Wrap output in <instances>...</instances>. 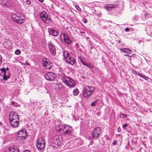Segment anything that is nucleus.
<instances>
[{
  "label": "nucleus",
  "instance_id": "35",
  "mask_svg": "<svg viewBox=\"0 0 152 152\" xmlns=\"http://www.w3.org/2000/svg\"><path fill=\"white\" fill-rule=\"evenodd\" d=\"M133 19L134 20H137L138 19V18L136 15H135L133 17Z\"/></svg>",
  "mask_w": 152,
  "mask_h": 152
},
{
  "label": "nucleus",
  "instance_id": "1",
  "mask_svg": "<svg viewBox=\"0 0 152 152\" xmlns=\"http://www.w3.org/2000/svg\"><path fill=\"white\" fill-rule=\"evenodd\" d=\"M56 129L57 131L61 132L62 134L65 135L70 134L72 131V128L69 126L61 124L57 126Z\"/></svg>",
  "mask_w": 152,
  "mask_h": 152
},
{
  "label": "nucleus",
  "instance_id": "53",
  "mask_svg": "<svg viewBox=\"0 0 152 152\" xmlns=\"http://www.w3.org/2000/svg\"><path fill=\"white\" fill-rule=\"evenodd\" d=\"M2 0H0V1H1Z\"/></svg>",
  "mask_w": 152,
  "mask_h": 152
},
{
  "label": "nucleus",
  "instance_id": "6",
  "mask_svg": "<svg viewBox=\"0 0 152 152\" xmlns=\"http://www.w3.org/2000/svg\"><path fill=\"white\" fill-rule=\"evenodd\" d=\"M39 16L42 21L45 23H48L51 21V19L48 17V15L45 11L41 12L39 14Z\"/></svg>",
  "mask_w": 152,
  "mask_h": 152
},
{
  "label": "nucleus",
  "instance_id": "43",
  "mask_svg": "<svg viewBox=\"0 0 152 152\" xmlns=\"http://www.w3.org/2000/svg\"><path fill=\"white\" fill-rule=\"evenodd\" d=\"M84 23H87V20L86 19H85V20H84Z\"/></svg>",
  "mask_w": 152,
  "mask_h": 152
},
{
  "label": "nucleus",
  "instance_id": "44",
  "mask_svg": "<svg viewBox=\"0 0 152 152\" xmlns=\"http://www.w3.org/2000/svg\"><path fill=\"white\" fill-rule=\"evenodd\" d=\"M15 104V102H11V104L13 105H14Z\"/></svg>",
  "mask_w": 152,
  "mask_h": 152
},
{
  "label": "nucleus",
  "instance_id": "23",
  "mask_svg": "<svg viewBox=\"0 0 152 152\" xmlns=\"http://www.w3.org/2000/svg\"><path fill=\"white\" fill-rule=\"evenodd\" d=\"M138 75L139 76L141 77L144 79H145L146 80H148V78L147 77H146V76L143 75L141 73H138Z\"/></svg>",
  "mask_w": 152,
  "mask_h": 152
},
{
  "label": "nucleus",
  "instance_id": "29",
  "mask_svg": "<svg viewBox=\"0 0 152 152\" xmlns=\"http://www.w3.org/2000/svg\"><path fill=\"white\" fill-rule=\"evenodd\" d=\"M20 51L19 49H17L15 51V53L17 55H18L20 54Z\"/></svg>",
  "mask_w": 152,
  "mask_h": 152
},
{
  "label": "nucleus",
  "instance_id": "26",
  "mask_svg": "<svg viewBox=\"0 0 152 152\" xmlns=\"http://www.w3.org/2000/svg\"><path fill=\"white\" fill-rule=\"evenodd\" d=\"M80 59L83 65L86 66L87 64L86 61L85 60H83V59H81V58H80Z\"/></svg>",
  "mask_w": 152,
  "mask_h": 152
},
{
  "label": "nucleus",
  "instance_id": "45",
  "mask_svg": "<svg viewBox=\"0 0 152 152\" xmlns=\"http://www.w3.org/2000/svg\"><path fill=\"white\" fill-rule=\"evenodd\" d=\"M39 0L40 2H43V1H44V0Z\"/></svg>",
  "mask_w": 152,
  "mask_h": 152
},
{
  "label": "nucleus",
  "instance_id": "8",
  "mask_svg": "<svg viewBox=\"0 0 152 152\" xmlns=\"http://www.w3.org/2000/svg\"><path fill=\"white\" fill-rule=\"evenodd\" d=\"M102 133V131L100 128L96 127L92 132L91 135L92 138L94 139H96L100 136Z\"/></svg>",
  "mask_w": 152,
  "mask_h": 152
},
{
  "label": "nucleus",
  "instance_id": "9",
  "mask_svg": "<svg viewBox=\"0 0 152 152\" xmlns=\"http://www.w3.org/2000/svg\"><path fill=\"white\" fill-rule=\"evenodd\" d=\"M45 141L43 138H39L37 140L36 146L38 150H42L45 148Z\"/></svg>",
  "mask_w": 152,
  "mask_h": 152
},
{
  "label": "nucleus",
  "instance_id": "34",
  "mask_svg": "<svg viewBox=\"0 0 152 152\" xmlns=\"http://www.w3.org/2000/svg\"><path fill=\"white\" fill-rule=\"evenodd\" d=\"M31 1L29 0H27L26 1V3L27 4L30 5L31 4Z\"/></svg>",
  "mask_w": 152,
  "mask_h": 152
},
{
  "label": "nucleus",
  "instance_id": "7",
  "mask_svg": "<svg viewBox=\"0 0 152 152\" xmlns=\"http://www.w3.org/2000/svg\"><path fill=\"white\" fill-rule=\"evenodd\" d=\"M12 18L13 21L16 23L20 24L23 23L24 20V17L23 15H12Z\"/></svg>",
  "mask_w": 152,
  "mask_h": 152
},
{
  "label": "nucleus",
  "instance_id": "4",
  "mask_svg": "<svg viewBox=\"0 0 152 152\" xmlns=\"http://www.w3.org/2000/svg\"><path fill=\"white\" fill-rule=\"evenodd\" d=\"M94 91V87L89 85L85 86L83 88V96L85 98L89 97Z\"/></svg>",
  "mask_w": 152,
  "mask_h": 152
},
{
  "label": "nucleus",
  "instance_id": "13",
  "mask_svg": "<svg viewBox=\"0 0 152 152\" xmlns=\"http://www.w3.org/2000/svg\"><path fill=\"white\" fill-rule=\"evenodd\" d=\"M50 53L53 55L56 54V50L54 45L52 43H50L48 44Z\"/></svg>",
  "mask_w": 152,
  "mask_h": 152
},
{
  "label": "nucleus",
  "instance_id": "17",
  "mask_svg": "<svg viewBox=\"0 0 152 152\" xmlns=\"http://www.w3.org/2000/svg\"><path fill=\"white\" fill-rule=\"evenodd\" d=\"M1 1V4L3 6L6 7H10V3L9 0H2Z\"/></svg>",
  "mask_w": 152,
  "mask_h": 152
},
{
  "label": "nucleus",
  "instance_id": "28",
  "mask_svg": "<svg viewBox=\"0 0 152 152\" xmlns=\"http://www.w3.org/2000/svg\"><path fill=\"white\" fill-rule=\"evenodd\" d=\"M79 140H75L74 142V144L75 145V146L76 147L80 145V144H77V142H78V141Z\"/></svg>",
  "mask_w": 152,
  "mask_h": 152
},
{
  "label": "nucleus",
  "instance_id": "51",
  "mask_svg": "<svg viewBox=\"0 0 152 152\" xmlns=\"http://www.w3.org/2000/svg\"><path fill=\"white\" fill-rule=\"evenodd\" d=\"M134 71V73L136 72L135 71Z\"/></svg>",
  "mask_w": 152,
  "mask_h": 152
},
{
  "label": "nucleus",
  "instance_id": "14",
  "mask_svg": "<svg viewBox=\"0 0 152 152\" xmlns=\"http://www.w3.org/2000/svg\"><path fill=\"white\" fill-rule=\"evenodd\" d=\"M45 77L46 79L48 80H53L54 79V76L52 72L47 73L45 75Z\"/></svg>",
  "mask_w": 152,
  "mask_h": 152
},
{
  "label": "nucleus",
  "instance_id": "41",
  "mask_svg": "<svg viewBox=\"0 0 152 152\" xmlns=\"http://www.w3.org/2000/svg\"><path fill=\"white\" fill-rule=\"evenodd\" d=\"M145 17L146 18H148V14L147 13H145Z\"/></svg>",
  "mask_w": 152,
  "mask_h": 152
},
{
  "label": "nucleus",
  "instance_id": "10",
  "mask_svg": "<svg viewBox=\"0 0 152 152\" xmlns=\"http://www.w3.org/2000/svg\"><path fill=\"white\" fill-rule=\"evenodd\" d=\"M64 42L68 45H70L72 42V40L69 38L68 35L65 33L62 34Z\"/></svg>",
  "mask_w": 152,
  "mask_h": 152
},
{
  "label": "nucleus",
  "instance_id": "18",
  "mask_svg": "<svg viewBox=\"0 0 152 152\" xmlns=\"http://www.w3.org/2000/svg\"><path fill=\"white\" fill-rule=\"evenodd\" d=\"M40 105V103L39 102H31V104L30 105V107L33 108V109L36 108L37 109L39 105Z\"/></svg>",
  "mask_w": 152,
  "mask_h": 152
},
{
  "label": "nucleus",
  "instance_id": "24",
  "mask_svg": "<svg viewBox=\"0 0 152 152\" xmlns=\"http://www.w3.org/2000/svg\"><path fill=\"white\" fill-rule=\"evenodd\" d=\"M90 69H92L94 67V65H93L91 63H89L87 64L86 65V66Z\"/></svg>",
  "mask_w": 152,
  "mask_h": 152
},
{
  "label": "nucleus",
  "instance_id": "22",
  "mask_svg": "<svg viewBox=\"0 0 152 152\" xmlns=\"http://www.w3.org/2000/svg\"><path fill=\"white\" fill-rule=\"evenodd\" d=\"M64 56L65 58L66 59L70 57L69 53L67 51H63Z\"/></svg>",
  "mask_w": 152,
  "mask_h": 152
},
{
  "label": "nucleus",
  "instance_id": "42",
  "mask_svg": "<svg viewBox=\"0 0 152 152\" xmlns=\"http://www.w3.org/2000/svg\"><path fill=\"white\" fill-rule=\"evenodd\" d=\"M23 152H31L29 150H26L24 151Z\"/></svg>",
  "mask_w": 152,
  "mask_h": 152
},
{
  "label": "nucleus",
  "instance_id": "52",
  "mask_svg": "<svg viewBox=\"0 0 152 152\" xmlns=\"http://www.w3.org/2000/svg\"><path fill=\"white\" fill-rule=\"evenodd\" d=\"M134 71V73L136 72L135 71Z\"/></svg>",
  "mask_w": 152,
  "mask_h": 152
},
{
  "label": "nucleus",
  "instance_id": "48",
  "mask_svg": "<svg viewBox=\"0 0 152 152\" xmlns=\"http://www.w3.org/2000/svg\"><path fill=\"white\" fill-rule=\"evenodd\" d=\"M121 45H122V47H123L125 45L124 44H121Z\"/></svg>",
  "mask_w": 152,
  "mask_h": 152
},
{
  "label": "nucleus",
  "instance_id": "2",
  "mask_svg": "<svg viewBox=\"0 0 152 152\" xmlns=\"http://www.w3.org/2000/svg\"><path fill=\"white\" fill-rule=\"evenodd\" d=\"M10 123L13 128L17 127L20 123L18 113L12 112L10 115Z\"/></svg>",
  "mask_w": 152,
  "mask_h": 152
},
{
  "label": "nucleus",
  "instance_id": "33",
  "mask_svg": "<svg viewBox=\"0 0 152 152\" xmlns=\"http://www.w3.org/2000/svg\"><path fill=\"white\" fill-rule=\"evenodd\" d=\"M96 102H97L96 101H95L94 102H92L91 104V106H95L96 104Z\"/></svg>",
  "mask_w": 152,
  "mask_h": 152
},
{
  "label": "nucleus",
  "instance_id": "11",
  "mask_svg": "<svg viewBox=\"0 0 152 152\" xmlns=\"http://www.w3.org/2000/svg\"><path fill=\"white\" fill-rule=\"evenodd\" d=\"M23 132L21 131L18 132L16 137L17 139L18 140L23 141L25 139L26 137V135H24L22 134Z\"/></svg>",
  "mask_w": 152,
  "mask_h": 152
},
{
  "label": "nucleus",
  "instance_id": "32",
  "mask_svg": "<svg viewBox=\"0 0 152 152\" xmlns=\"http://www.w3.org/2000/svg\"><path fill=\"white\" fill-rule=\"evenodd\" d=\"M1 70L2 72H4V73H6V71L5 69L4 68V67H3V68H2L1 69Z\"/></svg>",
  "mask_w": 152,
  "mask_h": 152
},
{
  "label": "nucleus",
  "instance_id": "40",
  "mask_svg": "<svg viewBox=\"0 0 152 152\" xmlns=\"http://www.w3.org/2000/svg\"><path fill=\"white\" fill-rule=\"evenodd\" d=\"M77 10H78L79 11H80V10H81V9L79 7V6H77V7H76Z\"/></svg>",
  "mask_w": 152,
  "mask_h": 152
},
{
  "label": "nucleus",
  "instance_id": "30",
  "mask_svg": "<svg viewBox=\"0 0 152 152\" xmlns=\"http://www.w3.org/2000/svg\"><path fill=\"white\" fill-rule=\"evenodd\" d=\"M126 116V115L124 113H121L120 115V117L121 118H124Z\"/></svg>",
  "mask_w": 152,
  "mask_h": 152
},
{
  "label": "nucleus",
  "instance_id": "39",
  "mask_svg": "<svg viewBox=\"0 0 152 152\" xmlns=\"http://www.w3.org/2000/svg\"><path fill=\"white\" fill-rule=\"evenodd\" d=\"M130 31V29L129 28H126L125 29V31Z\"/></svg>",
  "mask_w": 152,
  "mask_h": 152
},
{
  "label": "nucleus",
  "instance_id": "49",
  "mask_svg": "<svg viewBox=\"0 0 152 152\" xmlns=\"http://www.w3.org/2000/svg\"><path fill=\"white\" fill-rule=\"evenodd\" d=\"M2 125V124L1 123V122L0 121V125Z\"/></svg>",
  "mask_w": 152,
  "mask_h": 152
},
{
  "label": "nucleus",
  "instance_id": "16",
  "mask_svg": "<svg viewBox=\"0 0 152 152\" xmlns=\"http://www.w3.org/2000/svg\"><path fill=\"white\" fill-rule=\"evenodd\" d=\"M66 60L67 62L72 65L75 64L76 62L75 59L73 57L71 56H70L69 57L66 59Z\"/></svg>",
  "mask_w": 152,
  "mask_h": 152
},
{
  "label": "nucleus",
  "instance_id": "12",
  "mask_svg": "<svg viewBox=\"0 0 152 152\" xmlns=\"http://www.w3.org/2000/svg\"><path fill=\"white\" fill-rule=\"evenodd\" d=\"M48 59L47 58H44L43 59V66L45 68L48 69H50L51 67L50 65V64L48 62Z\"/></svg>",
  "mask_w": 152,
  "mask_h": 152
},
{
  "label": "nucleus",
  "instance_id": "38",
  "mask_svg": "<svg viewBox=\"0 0 152 152\" xmlns=\"http://www.w3.org/2000/svg\"><path fill=\"white\" fill-rule=\"evenodd\" d=\"M2 57H1V55H0V65L2 63Z\"/></svg>",
  "mask_w": 152,
  "mask_h": 152
},
{
  "label": "nucleus",
  "instance_id": "50",
  "mask_svg": "<svg viewBox=\"0 0 152 152\" xmlns=\"http://www.w3.org/2000/svg\"><path fill=\"white\" fill-rule=\"evenodd\" d=\"M125 56H129L128 55H125Z\"/></svg>",
  "mask_w": 152,
  "mask_h": 152
},
{
  "label": "nucleus",
  "instance_id": "36",
  "mask_svg": "<svg viewBox=\"0 0 152 152\" xmlns=\"http://www.w3.org/2000/svg\"><path fill=\"white\" fill-rule=\"evenodd\" d=\"M117 142L115 140H114L113 142V145H115L117 144Z\"/></svg>",
  "mask_w": 152,
  "mask_h": 152
},
{
  "label": "nucleus",
  "instance_id": "25",
  "mask_svg": "<svg viewBox=\"0 0 152 152\" xmlns=\"http://www.w3.org/2000/svg\"><path fill=\"white\" fill-rule=\"evenodd\" d=\"M79 93V91L77 89H75L73 91V94L74 95L77 96V95Z\"/></svg>",
  "mask_w": 152,
  "mask_h": 152
},
{
  "label": "nucleus",
  "instance_id": "37",
  "mask_svg": "<svg viewBox=\"0 0 152 152\" xmlns=\"http://www.w3.org/2000/svg\"><path fill=\"white\" fill-rule=\"evenodd\" d=\"M121 131V129L120 128V127H119L117 129V132H120Z\"/></svg>",
  "mask_w": 152,
  "mask_h": 152
},
{
  "label": "nucleus",
  "instance_id": "27",
  "mask_svg": "<svg viewBox=\"0 0 152 152\" xmlns=\"http://www.w3.org/2000/svg\"><path fill=\"white\" fill-rule=\"evenodd\" d=\"M10 77V76H7L6 75V73H4V76L3 77V78L4 80H7L8 78H9Z\"/></svg>",
  "mask_w": 152,
  "mask_h": 152
},
{
  "label": "nucleus",
  "instance_id": "19",
  "mask_svg": "<svg viewBox=\"0 0 152 152\" xmlns=\"http://www.w3.org/2000/svg\"><path fill=\"white\" fill-rule=\"evenodd\" d=\"M116 6V5H113L112 4H108L105 5L104 6V8L107 10L111 11L112 9L114 8Z\"/></svg>",
  "mask_w": 152,
  "mask_h": 152
},
{
  "label": "nucleus",
  "instance_id": "47",
  "mask_svg": "<svg viewBox=\"0 0 152 152\" xmlns=\"http://www.w3.org/2000/svg\"><path fill=\"white\" fill-rule=\"evenodd\" d=\"M6 70H9V68H8V67H7L6 68Z\"/></svg>",
  "mask_w": 152,
  "mask_h": 152
},
{
  "label": "nucleus",
  "instance_id": "21",
  "mask_svg": "<svg viewBox=\"0 0 152 152\" xmlns=\"http://www.w3.org/2000/svg\"><path fill=\"white\" fill-rule=\"evenodd\" d=\"M120 50L121 51H122L124 53H126L128 54H130L131 53L132 51L131 50L127 48H121L120 49Z\"/></svg>",
  "mask_w": 152,
  "mask_h": 152
},
{
  "label": "nucleus",
  "instance_id": "31",
  "mask_svg": "<svg viewBox=\"0 0 152 152\" xmlns=\"http://www.w3.org/2000/svg\"><path fill=\"white\" fill-rule=\"evenodd\" d=\"M128 126V125L127 124H125L123 125L122 126V128L124 129H126V128Z\"/></svg>",
  "mask_w": 152,
  "mask_h": 152
},
{
  "label": "nucleus",
  "instance_id": "15",
  "mask_svg": "<svg viewBox=\"0 0 152 152\" xmlns=\"http://www.w3.org/2000/svg\"><path fill=\"white\" fill-rule=\"evenodd\" d=\"M5 152H20L19 149L16 147H11L8 150H6Z\"/></svg>",
  "mask_w": 152,
  "mask_h": 152
},
{
  "label": "nucleus",
  "instance_id": "20",
  "mask_svg": "<svg viewBox=\"0 0 152 152\" xmlns=\"http://www.w3.org/2000/svg\"><path fill=\"white\" fill-rule=\"evenodd\" d=\"M49 32L50 35L54 36H58L59 34L58 31L53 29L49 30Z\"/></svg>",
  "mask_w": 152,
  "mask_h": 152
},
{
  "label": "nucleus",
  "instance_id": "3",
  "mask_svg": "<svg viewBox=\"0 0 152 152\" xmlns=\"http://www.w3.org/2000/svg\"><path fill=\"white\" fill-rule=\"evenodd\" d=\"M62 142V137L60 135H55L52 138L51 145L53 147L59 146Z\"/></svg>",
  "mask_w": 152,
  "mask_h": 152
},
{
  "label": "nucleus",
  "instance_id": "46",
  "mask_svg": "<svg viewBox=\"0 0 152 152\" xmlns=\"http://www.w3.org/2000/svg\"><path fill=\"white\" fill-rule=\"evenodd\" d=\"M121 40H118V42L119 43H121Z\"/></svg>",
  "mask_w": 152,
  "mask_h": 152
},
{
  "label": "nucleus",
  "instance_id": "5",
  "mask_svg": "<svg viewBox=\"0 0 152 152\" xmlns=\"http://www.w3.org/2000/svg\"><path fill=\"white\" fill-rule=\"evenodd\" d=\"M62 81L69 87H73L75 85V81L72 79L68 77H65V75L61 76Z\"/></svg>",
  "mask_w": 152,
  "mask_h": 152
}]
</instances>
